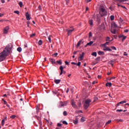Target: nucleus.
Returning <instances> with one entry per match:
<instances>
[{"label":"nucleus","instance_id":"f257e3e1","mask_svg":"<svg viewBox=\"0 0 129 129\" xmlns=\"http://www.w3.org/2000/svg\"><path fill=\"white\" fill-rule=\"evenodd\" d=\"M12 48H13V46L11 44H8L5 50L0 53V62L5 61L6 58L9 56V54L12 53Z\"/></svg>","mask_w":129,"mask_h":129},{"label":"nucleus","instance_id":"f03ea898","mask_svg":"<svg viewBox=\"0 0 129 129\" xmlns=\"http://www.w3.org/2000/svg\"><path fill=\"white\" fill-rule=\"evenodd\" d=\"M99 14L101 17H104L107 15V12L105 10V8L103 5H101L99 8Z\"/></svg>","mask_w":129,"mask_h":129},{"label":"nucleus","instance_id":"7ed1b4c3","mask_svg":"<svg viewBox=\"0 0 129 129\" xmlns=\"http://www.w3.org/2000/svg\"><path fill=\"white\" fill-rule=\"evenodd\" d=\"M84 52H82V54H80V56L78 58V61H82L84 59Z\"/></svg>","mask_w":129,"mask_h":129},{"label":"nucleus","instance_id":"20e7f679","mask_svg":"<svg viewBox=\"0 0 129 129\" xmlns=\"http://www.w3.org/2000/svg\"><path fill=\"white\" fill-rule=\"evenodd\" d=\"M9 30H10V27L9 26H6L4 28V34H8L9 33Z\"/></svg>","mask_w":129,"mask_h":129},{"label":"nucleus","instance_id":"39448f33","mask_svg":"<svg viewBox=\"0 0 129 129\" xmlns=\"http://www.w3.org/2000/svg\"><path fill=\"white\" fill-rule=\"evenodd\" d=\"M71 104L74 108H77V105H76L74 100H71Z\"/></svg>","mask_w":129,"mask_h":129},{"label":"nucleus","instance_id":"423d86ee","mask_svg":"<svg viewBox=\"0 0 129 129\" xmlns=\"http://www.w3.org/2000/svg\"><path fill=\"white\" fill-rule=\"evenodd\" d=\"M73 31H74V28H73L72 30L67 29L66 32H68V35L70 36V35L72 34V32H73Z\"/></svg>","mask_w":129,"mask_h":129},{"label":"nucleus","instance_id":"0eeeda50","mask_svg":"<svg viewBox=\"0 0 129 129\" xmlns=\"http://www.w3.org/2000/svg\"><path fill=\"white\" fill-rule=\"evenodd\" d=\"M85 103L89 105H90V103H91V100L89 99H87L85 100Z\"/></svg>","mask_w":129,"mask_h":129},{"label":"nucleus","instance_id":"6e6552de","mask_svg":"<svg viewBox=\"0 0 129 129\" xmlns=\"http://www.w3.org/2000/svg\"><path fill=\"white\" fill-rule=\"evenodd\" d=\"M25 16L26 17L27 21H30V20H31V18H30V15L29 14V12L26 13Z\"/></svg>","mask_w":129,"mask_h":129},{"label":"nucleus","instance_id":"1a4fd4ad","mask_svg":"<svg viewBox=\"0 0 129 129\" xmlns=\"http://www.w3.org/2000/svg\"><path fill=\"white\" fill-rule=\"evenodd\" d=\"M89 106H90V105H89L88 104H86V103H85L84 104V109H87V108H88L89 107Z\"/></svg>","mask_w":129,"mask_h":129},{"label":"nucleus","instance_id":"9d476101","mask_svg":"<svg viewBox=\"0 0 129 129\" xmlns=\"http://www.w3.org/2000/svg\"><path fill=\"white\" fill-rule=\"evenodd\" d=\"M49 61L52 64H56V60L52 58H49Z\"/></svg>","mask_w":129,"mask_h":129},{"label":"nucleus","instance_id":"9b49d317","mask_svg":"<svg viewBox=\"0 0 129 129\" xmlns=\"http://www.w3.org/2000/svg\"><path fill=\"white\" fill-rule=\"evenodd\" d=\"M59 69L60 70V73L59 74V75H62V74H63V70L64 69V68H63V67L62 66H61L59 67Z\"/></svg>","mask_w":129,"mask_h":129},{"label":"nucleus","instance_id":"f8f14e48","mask_svg":"<svg viewBox=\"0 0 129 129\" xmlns=\"http://www.w3.org/2000/svg\"><path fill=\"white\" fill-rule=\"evenodd\" d=\"M93 44V41H90V42L86 44V45H85V47L86 48L87 46H91Z\"/></svg>","mask_w":129,"mask_h":129},{"label":"nucleus","instance_id":"ddd939ff","mask_svg":"<svg viewBox=\"0 0 129 129\" xmlns=\"http://www.w3.org/2000/svg\"><path fill=\"white\" fill-rule=\"evenodd\" d=\"M103 51H112L111 49L109 48V47H106L105 48H103Z\"/></svg>","mask_w":129,"mask_h":129},{"label":"nucleus","instance_id":"4468645a","mask_svg":"<svg viewBox=\"0 0 129 129\" xmlns=\"http://www.w3.org/2000/svg\"><path fill=\"white\" fill-rule=\"evenodd\" d=\"M68 104V101H65L63 103H61V106H66Z\"/></svg>","mask_w":129,"mask_h":129},{"label":"nucleus","instance_id":"2eb2a0df","mask_svg":"<svg viewBox=\"0 0 129 129\" xmlns=\"http://www.w3.org/2000/svg\"><path fill=\"white\" fill-rule=\"evenodd\" d=\"M61 82V80H54V83L55 84H59Z\"/></svg>","mask_w":129,"mask_h":129},{"label":"nucleus","instance_id":"dca6fc26","mask_svg":"<svg viewBox=\"0 0 129 129\" xmlns=\"http://www.w3.org/2000/svg\"><path fill=\"white\" fill-rule=\"evenodd\" d=\"M81 42H82V40H80L78 42V43H77V48H79V46H80V45H81Z\"/></svg>","mask_w":129,"mask_h":129},{"label":"nucleus","instance_id":"f3484780","mask_svg":"<svg viewBox=\"0 0 129 129\" xmlns=\"http://www.w3.org/2000/svg\"><path fill=\"white\" fill-rule=\"evenodd\" d=\"M98 54L100 55H104V52L103 51H99L98 52Z\"/></svg>","mask_w":129,"mask_h":129},{"label":"nucleus","instance_id":"a211bd4d","mask_svg":"<svg viewBox=\"0 0 129 129\" xmlns=\"http://www.w3.org/2000/svg\"><path fill=\"white\" fill-rule=\"evenodd\" d=\"M89 24L90 25V26H93V20H90L89 21Z\"/></svg>","mask_w":129,"mask_h":129},{"label":"nucleus","instance_id":"6ab92c4d","mask_svg":"<svg viewBox=\"0 0 129 129\" xmlns=\"http://www.w3.org/2000/svg\"><path fill=\"white\" fill-rule=\"evenodd\" d=\"M112 85L111 84V83H107L106 84V86H107V87H111Z\"/></svg>","mask_w":129,"mask_h":129},{"label":"nucleus","instance_id":"aec40b11","mask_svg":"<svg viewBox=\"0 0 129 129\" xmlns=\"http://www.w3.org/2000/svg\"><path fill=\"white\" fill-rule=\"evenodd\" d=\"M73 122L75 124H77V123H78V119L77 118L75 120H74Z\"/></svg>","mask_w":129,"mask_h":129},{"label":"nucleus","instance_id":"412c9836","mask_svg":"<svg viewBox=\"0 0 129 129\" xmlns=\"http://www.w3.org/2000/svg\"><path fill=\"white\" fill-rule=\"evenodd\" d=\"M56 63H57V64H59V65H62V60H57Z\"/></svg>","mask_w":129,"mask_h":129},{"label":"nucleus","instance_id":"4be33fe9","mask_svg":"<svg viewBox=\"0 0 129 129\" xmlns=\"http://www.w3.org/2000/svg\"><path fill=\"white\" fill-rule=\"evenodd\" d=\"M18 5H19V6H20L21 8H23V2H20L18 3Z\"/></svg>","mask_w":129,"mask_h":129},{"label":"nucleus","instance_id":"5701e85b","mask_svg":"<svg viewBox=\"0 0 129 129\" xmlns=\"http://www.w3.org/2000/svg\"><path fill=\"white\" fill-rule=\"evenodd\" d=\"M92 56H95V57H96L97 56V53L96 52H94L92 53Z\"/></svg>","mask_w":129,"mask_h":129},{"label":"nucleus","instance_id":"b1692460","mask_svg":"<svg viewBox=\"0 0 129 129\" xmlns=\"http://www.w3.org/2000/svg\"><path fill=\"white\" fill-rule=\"evenodd\" d=\"M111 33H112V34H115V33H116V31L115 29H113L111 30Z\"/></svg>","mask_w":129,"mask_h":129},{"label":"nucleus","instance_id":"393cba45","mask_svg":"<svg viewBox=\"0 0 129 129\" xmlns=\"http://www.w3.org/2000/svg\"><path fill=\"white\" fill-rule=\"evenodd\" d=\"M120 104H123V103H126V101L124 100L119 102Z\"/></svg>","mask_w":129,"mask_h":129},{"label":"nucleus","instance_id":"a878e982","mask_svg":"<svg viewBox=\"0 0 129 129\" xmlns=\"http://www.w3.org/2000/svg\"><path fill=\"white\" fill-rule=\"evenodd\" d=\"M17 51H18V52H22V47H19L17 48Z\"/></svg>","mask_w":129,"mask_h":129},{"label":"nucleus","instance_id":"bb28decb","mask_svg":"<svg viewBox=\"0 0 129 129\" xmlns=\"http://www.w3.org/2000/svg\"><path fill=\"white\" fill-rule=\"evenodd\" d=\"M111 21H113L114 20V16L113 15H112L110 17Z\"/></svg>","mask_w":129,"mask_h":129},{"label":"nucleus","instance_id":"cd10ccee","mask_svg":"<svg viewBox=\"0 0 129 129\" xmlns=\"http://www.w3.org/2000/svg\"><path fill=\"white\" fill-rule=\"evenodd\" d=\"M63 115H64V116H66L68 114L67 113V111H63Z\"/></svg>","mask_w":129,"mask_h":129},{"label":"nucleus","instance_id":"c85d7f7f","mask_svg":"<svg viewBox=\"0 0 129 129\" xmlns=\"http://www.w3.org/2000/svg\"><path fill=\"white\" fill-rule=\"evenodd\" d=\"M81 122H84V121H85V120L84 119V117H82L81 119Z\"/></svg>","mask_w":129,"mask_h":129},{"label":"nucleus","instance_id":"c756f323","mask_svg":"<svg viewBox=\"0 0 129 129\" xmlns=\"http://www.w3.org/2000/svg\"><path fill=\"white\" fill-rule=\"evenodd\" d=\"M35 36H36V33H32L30 35V38H33V37H35Z\"/></svg>","mask_w":129,"mask_h":129},{"label":"nucleus","instance_id":"7c9ffc66","mask_svg":"<svg viewBox=\"0 0 129 129\" xmlns=\"http://www.w3.org/2000/svg\"><path fill=\"white\" fill-rule=\"evenodd\" d=\"M15 14H17V15H20V11H14Z\"/></svg>","mask_w":129,"mask_h":129},{"label":"nucleus","instance_id":"2f4dec72","mask_svg":"<svg viewBox=\"0 0 129 129\" xmlns=\"http://www.w3.org/2000/svg\"><path fill=\"white\" fill-rule=\"evenodd\" d=\"M78 107H79V108H80L81 107V102H78Z\"/></svg>","mask_w":129,"mask_h":129},{"label":"nucleus","instance_id":"473e14b6","mask_svg":"<svg viewBox=\"0 0 129 129\" xmlns=\"http://www.w3.org/2000/svg\"><path fill=\"white\" fill-rule=\"evenodd\" d=\"M106 41H109V42H110V37H107L106 38Z\"/></svg>","mask_w":129,"mask_h":129},{"label":"nucleus","instance_id":"72a5a7b5","mask_svg":"<svg viewBox=\"0 0 129 129\" xmlns=\"http://www.w3.org/2000/svg\"><path fill=\"white\" fill-rule=\"evenodd\" d=\"M4 125H5V119H3L2 121V125L4 126Z\"/></svg>","mask_w":129,"mask_h":129},{"label":"nucleus","instance_id":"f704fd0d","mask_svg":"<svg viewBox=\"0 0 129 129\" xmlns=\"http://www.w3.org/2000/svg\"><path fill=\"white\" fill-rule=\"evenodd\" d=\"M62 123H63V124H66V125H67L68 124V123L67 122V121H66L65 120L62 121Z\"/></svg>","mask_w":129,"mask_h":129},{"label":"nucleus","instance_id":"c9c22d12","mask_svg":"<svg viewBox=\"0 0 129 129\" xmlns=\"http://www.w3.org/2000/svg\"><path fill=\"white\" fill-rule=\"evenodd\" d=\"M16 115H12L10 116V118H12V119H14L16 117Z\"/></svg>","mask_w":129,"mask_h":129},{"label":"nucleus","instance_id":"e433bc0d","mask_svg":"<svg viewBox=\"0 0 129 129\" xmlns=\"http://www.w3.org/2000/svg\"><path fill=\"white\" fill-rule=\"evenodd\" d=\"M111 122V120H108L106 123V125H107V124H109Z\"/></svg>","mask_w":129,"mask_h":129},{"label":"nucleus","instance_id":"4c0bfd02","mask_svg":"<svg viewBox=\"0 0 129 129\" xmlns=\"http://www.w3.org/2000/svg\"><path fill=\"white\" fill-rule=\"evenodd\" d=\"M81 65V62L79 61L78 63H77V66H79V67H80V66Z\"/></svg>","mask_w":129,"mask_h":129},{"label":"nucleus","instance_id":"58836bf2","mask_svg":"<svg viewBox=\"0 0 129 129\" xmlns=\"http://www.w3.org/2000/svg\"><path fill=\"white\" fill-rule=\"evenodd\" d=\"M42 40H40L39 41H38V44L41 45H42Z\"/></svg>","mask_w":129,"mask_h":129},{"label":"nucleus","instance_id":"ea45409f","mask_svg":"<svg viewBox=\"0 0 129 129\" xmlns=\"http://www.w3.org/2000/svg\"><path fill=\"white\" fill-rule=\"evenodd\" d=\"M91 37H92V33L91 32H90L89 33V38H91Z\"/></svg>","mask_w":129,"mask_h":129},{"label":"nucleus","instance_id":"a19ab883","mask_svg":"<svg viewBox=\"0 0 129 129\" xmlns=\"http://www.w3.org/2000/svg\"><path fill=\"white\" fill-rule=\"evenodd\" d=\"M98 100V98H97V97H95L93 102H95V101H96V100Z\"/></svg>","mask_w":129,"mask_h":129},{"label":"nucleus","instance_id":"79ce46f5","mask_svg":"<svg viewBox=\"0 0 129 129\" xmlns=\"http://www.w3.org/2000/svg\"><path fill=\"white\" fill-rule=\"evenodd\" d=\"M38 120H39V123L40 125H42V121H41V120L40 118H38Z\"/></svg>","mask_w":129,"mask_h":129},{"label":"nucleus","instance_id":"37998d69","mask_svg":"<svg viewBox=\"0 0 129 129\" xmlns=\"http://www.w3.org/2000/svg\"><path fill=\"white\" fill-rule=\"evenodd\" d=\"M113 26H114V28H117V24H116V23H114Z\"/></svg>","mask_w":129,"mask_h":129},{"label":"nucleus","instance_id":"c03bdc74","mask_svg":"<svg viewBox=\"0 0 129 129\" xmlns=\"http://www.w3.org/2000/svg\"><path fill=\"white\" fill-rule=\"evenodd\" d=\"M58 55V53L56 52V53H54L52 55L54 56V57H57V55Z\"/></svg>","mask_w":129,"mask_h":129},{"label":"nucleus","instance_id":"a18cd8bd","mask_svg":"<svg viewBox=\"0 0 129 129\" xmlns=\"http://www.w3.org/2000/svg\"><path fill=\"white\" fill-rule=\"evenodd\" d=\"M112 50H116V48L115 46H111Z\"/></svg>","mask_w":129,"mask_h":129},{"label":"nucleus","instance_id":"49530a36","mask_svg":"<svg viewBox=\"0 0 129 129\" xmlns=\"http://www.w3.org/2000/svg\"><path fill=\"white\" fill-rule=\"evenodd\" d=\"M48 39L49 40V42L51 43V35H49L48 36Z\"/></svg>","mask_w":129,"mask_h":129},{"label":"nucleus","instance_id":"de8ad7c7","mask_svg":"<svg viewBox=\"0 0 129 129\" xmlns=\"http://www.w3.org/2000/svg\"><path fill=\"white\" fill-rule=\"evenodd\" d=\"M2 100H3V101H4V104H7L8 103V102H7L5 100V99H2Z\"/></svg>","mask_w":129,"mask_h":129},{"label":"nucleus","instance_id":"09e8293b","mask_svg":"<svg viewBox=\"0 0 129 129\" xmlns=\"http://www.w3.org/2000/svg\"><path fill=\"white\" fill-rule=\"evenodd\" d=\"M125 39H126V36H123L122 39V42H123V41H124Z\"/></svg>","mask_w":129,"mask_h":129},{"label":"nucleus","instance_id":"8fccbe9b","mask_svg":"<svg viewBox=\"0 0 129 129\" xmlns=\"http://www.w3.org/2000/svg\"><path fill=\"white\" fill-rule=\"evenodd\" d=\"M27 27L29 28V27H30V22L28 21L27 22Z\"/></svg>","mask_w":129,"mask_h":129},{"label":"nucleus","instance_id":"3c124183","mask_svg":"<svg viewBox=\"0 0 129 129\" xmlns=\"http://www.w3.org/2000/svg\"><path fill=\"white\" fill-rule=\"evenodd\" d=\"M117 121H120L121 122H123V120L122 119H117Z\"/></svg>","mask_w":129,"mask_h":129},{"label":"nucleus","instance_id":"603ef678","mask_svg":"<svg viewBox=\"0 0 129 129\" xmlns=\"http://www.w3.org/2000/svg\"><path fill=\"white\" fill-rule=\"evenodd\" d=\"M123 111L122 109H117V110H116V111L119 112H120L121 111Z\"/></svg>","mask_w":129,"mask_h":129},{"label":"nucleus","instance_id":"864d4df0","mask_svg":"<svg viewBox=\"0 0 129 129\" xmlns=\"http://www.w3.org/2000/svg\"><path fill=\"white\" fill-rule=\"evenodd\" d=\"M119 21H120V22H121V23H122V22H123V20H122V18H119Z\"/></svg>","mask_w":129,"mask_h":129},{"label":"nucleus","instance_id":"5fc2aeb1","mask_svg":"<svg viewBox=\"0 0 129 129\" xmlns=\"http://www.w3.org/2000/svg\"><path fill=\"white\" fill-rule=\"evenodd\" d=\"M66 65H69V62L67 61H64Z\"/></svg>","mask_w":129,"mask_h":129},{"label":"nucleus","instance_id":"6e6d98bb","mask_svg":"<svg viewBox=\"0 0 129 129\" xmlns=\"http://www.w3.org/2000/svg\"><path fill=\"white\" fill-rule=\"evenodd\" d=\"M57 126H59V127L62 126V124L61 123H57Z\"/></svg>","mask_w":129,"mask_h":129},{"label":"nucleus","instance_id":"4d7b16f0","mask_svg":"<svg viewBox=\"0 0 129 129\" xmlns=\"http://www.w3.org/2000/svg\"><path fill=\"white\" fill-rule=\"evenodd\" d=\"M124 33H128V29H125L124 30Z\"/></svg>","mask_w":129,"mask_h":129},{"label":"nucleus","instance_id":"13d9d810","mask_svg":"<svg viewBox=\"0 0 129 129\" xmlns=\"http://www.w3.org/2000/svg\"><path fill=\"white\" fill-rule=\"evenodd\" d=\"M38 9H39L40 11H41V10H42V8L41 7V5H39V6H38Z\"/></svg>","mask_w":129,"mask_h":129},{"label":"nucleus","instance_id":"bf43d9fd","mask_svg":"<svg viewBox=\"0 0 129 129\" xmlns=\"http://www.w3.org/2000/svg\"><path fill=\"white\" fill-rule=\"evenodd\" d=\"M71 64H72V65H77V63H75V62H71Z\"/></svg>","mask_w":129,"mask_h":129},{"label":"nucleus","instance_id":"052dcab7","mask_svg":"<svg viewBox=\"0 0 129 129\" xmlns=\"http://www.w3.org/2000/svg\"><path fill=\"white\" fill-rule=\"evenodd\" d=\"M106 45V44H105V43L104 44H102V46L104 47V48H106V47H105V46Z\"/></svg>","mask_w":129,"mask_h":129},{"label":"nucleus","instance_id":"680f3d73","mask_svg":"<svg viewBox=\"0 0 129 129\" xmlns=\"http://www.w3.org/2000/svg\"><path fill=\"white\" fill-rule=\"evenodd\" d=\"M123 37V35H119V38H122Z\"/></svg>","mask_w":129,"mask_h":129},{"label":"nucleus","instance_id":"e2e57ef3","mask_svg":"<svg viewBox=\"0 0 129 129\" xmlns=\"http://www.w3.org/2000/svg\"><path fill=\"white\" fill-rule=\"evenodd\" d=\"M24 48H28V45L27 44H24Z\"/></svg>","mask_w":129,"mask_h":129},{"label":"nucleus","instance_id":"0e129e2a","mask_svg":"<svg viewBox=\"0 0 129 129\" xmlns=\"http://www.w3.org/2000/svg\"><path fill=\"white\" fill-rule=\"evenodd\" d=\"M96 60H100V57H98L96 58Z\"/></svg>","mask_w":129,"mask_h":129},{"label":"nucleus","instance_id":"69168bd1","mask_svg":"<svg viewBox=\"0 0 129 129\" xmlns=\"http://www.w3.org/2000/svg\"><path fill=\"white\" fill-rule=\"evenodd\" d=\"M2 17H4V14L0 13V18Z\"/></svg>","mask_w":129,"mask_h":129},{"label":"nucleus","instance_id":"338daca9","mask_svg":"<svg viewBox=\"0 0 129 129\" xmlns=\"http://www.w3.org/2000/svg\"><path fill=\"white\" fill-rule=\"evenodd\" d=\"M124 56H127V53H126V52H124Z\"/></svg>","mask_w":129,"mask_h":129},{"label":"nucleus","instance_id":"774afa93","mask_svg":"<svg viewBox=\"0 0 129 129\" xmlns=\"http://www.w3.org/2000/svg\"><path fill=\"white\" fill-rule=\"evenodd\" d=\"M98 78L99 79H100L101 78V76H98Z\"/></svg>","mask_w":129,"mask_h":129}]
</instances>
